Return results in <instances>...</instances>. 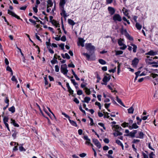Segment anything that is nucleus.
<instances>
[{"label":"nucleus","mask_w":158,"mask_h":158,"mask_svg":"<svg viewBox=\"0 0 158 158\" xmlns=\"http://www.w3.org/2000/svg\"><path fill=\"white\" fill-rule=\"evenodd\" d=\"M60 71L64 74L65 75L69 78H70V77L67 76L66 75L68 72L67 69V65L66 64L62 65L60 68Z\"/></svg>","instance_id":"obj_1"},{"label":"nucleus","mask_w":158,"mask_h":158,"mask_svg":"<svg viewBox=\"0 0 158 158\" xmlns=\"http://www.w3.org/2000/svg\"><path fill=\"white\" fill-rule=\"evenodd\" d=\"M124 40L123 39H120L118 40V43L119 46H121L120 48V49L122 50H124L127 47V46L124 44L123 41Z\"/></svg>","instance_id":"obj_2"},{"label":"nucleus","mask_w":158,"mask_h":158,"mask_svg":"<svg viewBox=\"0 0 158 158\" xmlns=\"http://www.w3.org/2000/svg\"><path fill=\"white\" fill-rule=\"evenodd\" d=\"M113 19L114 21H118L120 22L122 20L121 16H120L118 14H115L113 17Z\"/></svg>","instance_id":"obj_3"},{"label":"nucleus","mask_w":158,"mask_h":158,"mask_svg":"<svg viewBox=\"0 0 158 158\" xmlns=\"http://www.w3.org/2000/svg\"><path fill=\"white\" fill-rule=\"evenodd\" d=\"M139 60L137 58H135L132 61L131 64L134 68H136L137 65L139 63Z\"/></svg>","instance_id":"obj_4"},{"label":"nucleus","mask_w":158,"mask_h":158,"mask_svg":"<svg viewBox=\"0 0 158 158\" xmlns=\"http://www.w3.org/2000/svg\"><path fill=\"white\" fill-rule=\"evenodd\" d=\"M84 139L86 140V141L85 143L86 144H87L88 145H90L92 147H93V144L91 143L90 142V139H89L88 136L86 135H85L84 136Z\"/></svg>","instance_id":"obj_5"},{"label":"nucleus","mask_w":158,"mask_h":158,"mask_svg":"<svg viewBox=\"0 0 158 158\" xmlns=\"http://www.w3.org/2000/svg\"><path fill=\"white\" fill-rule=\"evenodd\" d=\"M85 47L87 50H94L95 49V47L90 43L86 44Z\"/></svg>","instance_id":"obj_6"},{"label":"nucleus","mask_w":158,"mask_h":158,"mask_svg":"<svg viewBox=\"0 0 158 158\" xmlns=\"http://www.w3.org/2000/svg\"><path fill=\"white\" fill-rule=\"evenodd\" d=\"M8 14L11 15L13 17H15L17 19H21V20H22V19H21L18 16L15 14V13L11 11L10 10H8Z\"/></svg>","instance_id":"obj_7"},{"label":"nucleus","mask_w":158,"mask_h":158,"mask_svg":"<svg viewBox=\"0 0 158 158\" xmlns=\"http://www.w3.org/2000/svg\"><path fill=\"white\" fill-rule=\"evenodd\" d=\"M93 142L94 144L98 148H101V146L98 141L96 139H93Z\"/></svg>","instance_id":"obj_8"},{"label":"nucleus","mask_w":158,"mask_h":158,"mask_svg":"<svg viewBox=\"0 0 158 158\" xmlns=\"http://www.w3.org/2000/svg\"><path fill=\"white\" fill-rule=\"evenodd\" d=\"M108 76H105L103 79V81L104 82H107L111 78V76L109 74H106Z\"/></svg>","instance_id":"obj_9"},{"label":"nucleus","mask_w":158,"mask_h":158,"mask_svg":"<svg viewBox=\"0 0 158 158\" xmlns=\"http://www.w3.org/2000/svg\"><path fill=\"white\" fill-rule=\"evenodd\" d=\"M108 11H109L110 14L111 15H113L115 13V10L112 7H108Z\"/></svg>","instance_id":"obj_10"},{"label":"nucleus","mask_w":158,"mask_h":158,"mask_svg":"<svg viewBox=\"0 0 158 158\" xmlns=\"http://www.w3.org/2000/svg\"><path fill=\"white\" fill-rule=\"evenodd\" d=\"M61 12L60 13V14L61 15H63L64 18H66L67 15L66 13L65 10H64V8H60Z\"/></svg>","instance_id":"obj_11"},{"label":"nucleus","mask_w":158,"mask_h":158,"mask_svg":"<svg viewBox=\"0 0 158 158\" xmlns=\"http://www.w3.org/2000/svg\"><path fill=\"white\" fill-rule=\"evenodd\" d=\"M85 40L81 38H79V41L80 45L82 47L84 46V43Z\"/></svg>","instance_id":"obj_12"},{"label":"nucleus","mask_w":158,"mask_h":158,"mask_svg":"<svg viewBox=\"0 0 158 158\" xmlns=\"http://www.w3.org/2000/svg\"><path fill=\"white\" fill-rule=\"evenodd\" d=\"M65 4V0H60V8H64V6Z\"/></svg>","instance_id":"obj_13"},{"label":"nucleus","mask_w":158,"mask_h":158,"mask_svg":"<svg viewBox=\"0 0 158 158\" xmlns=\"http://www.w3.org/2000/svg\"><path fill=\"white\" fill-rule=\"evenodd\" d=\"M139 134V136H136V138H139L141 139H143V138L144 134L142 131H139L138 133Z\"/></svg>","instance_id":"obj_14"},{"label":"nucleus","mask_w":158,"mask_h":158,"mask_svg":"<svg viewBox=\"0 0 158 158\" xmlns=\"http://www.w3.org/2000/svg\"><path fill=\"white\" fill-rule=\"evenodd\" d=\"M147 59H145V61L147 63H148L149 64V63H151V62H149L150 61H152L153 59L152 57H150L149 56H147Z\"/></svg>","instance_id":"obj_15"},{"label":"nucleus","mask_w":158,"mask_h":158,"mask_svg":"<svg viewBox=\"0 0 158 158\" xmlns=\"http://www.w3.org/2000/svg\"><path fill=\"white\" fill-rule=\"evenodd\" d=\"M56 54H55L54 55L53 58L52 60L51 61L52 64H55L56 63H57L58 61L57 60H56L57 59V57H56Z\"/></svg>","instance_id":"obj_16"},{"label":"nucleus","mask_w":158,"mask_h":158,"mask_svg":"<svg viewBox=\"0 0 158 158\" xmlns=\"http://www.w3.org/2000/svg\"><path fill=\"white\" fill-rule=\"evenodd\" d=\"M91 98L89 97H86L85 98L84 100V101L82 100V102H86L88 103L89 102Z\"/></svg>","instance_id":"obj_17"},{"label":"nucleus","mask_w":158,"mask_h":158,"mask_svg":"<svg viewBox=\"0 0 158 158\" xmlns=\"http://www.w3.org/2000/svg\"><path fill=\"white\" fill-rule=\"evenodd\" d=\"M149 64L152 65V66L157 68L158 67V63L156 62H153L151 63H149Z\"/></svg>","instance_id":"obj_18"},{"label":"nucleus","mask_w":158,"mask_h":158,"mask_svg":"<svg viewBox=\"0 0 158 158\" xmlns=\"http://www.w3.org/2000/svg\"><path fill=\"white\" fill-rule=\"evenodd\" d=\"M116 100L120 104H121L123 106L125 107V106L124 105V104L122 102L121 100L120 99L118 98V96L116 97Z\"/></svg>","instance_id":"obj_19"},{"label":"nucleus","mask_w":158,"mask_h":158,"mask_svg":"<svg viewBox=\"0 0 158 158\" xmlns=\"http://www.w3.org/2000/svg\"><path fill=\"white\" fill-rule=\"evenodd\" d=\"M157 54V52H154L152 51H150L149 52H148L147 54L149 55L152 56H154Z\"/></svg>","instance_id":"obj_20"},{"label":"nucleus","mask_w":158,"mask_h":158,"mask_svg":"<svg viewBox=\"0 0 158 158\" xmlns=\"http://www.w3.org/2000/svg\"><path fill=\"white\" fill-rule=\"evenodd\" d=\"M69 120L70 123L73 126L77 127V125L76 123L73 120H72L70 119H69Z\"/></svg>","instance_id":"obj_21"},{"label":"nucleus","mask_w":158,"mask_h":158,"mask_svg":"<svg viewBox=\"0 0 158 158\" xmlns=\"http://www.w3.org/2000/svg\"><path fill=\"white\" fill-rule=\"evenodd\" d=\"M11 123L13 124L16 127H19V125L17 123H15V122L14 120H13L12 119H11Z\"/></svg>","instance_id":"obj_22"},{"label":"nucleus","mask_w":158,"mask_h":158,"mask_svg":"<svg viewBox=\"0 0 158 158\" xmlns=\"http://www.w3.org/2000/svg\"><path fill=\"white\" fill-rule=\"evenodd\" d=\"M48 4L47 5V7H51L53 5V2L51 0H48L47 1Z\"/></svg>","instance_id":"obj_23"},{"label":"nucleus","mask_w":158,"mask_h":158,"mask_svg":"<svg viewBox=\"0 0 158 158\" xmlns=\"http://www.w3.org/2000/svg\"><path fill=\"white\" fill-rule=\"evenodd\" d=\"M134 111V109L132 106L131 107L128 109V113L129 114H133Z\"/></svg>","instance_id":"obj_24"},{"label":"nucleus","mask_w":158,"mask_h":158,"mask_svg":"<svg viewBox=\"0 0 158 158\" xmlns=\"http://www.w3.org/2000/svg\"><path fill=\"white\" fill-rule=\"evenodd\" d=\"M113 135L114 136H117L118 135H122V133L117 131H116L115 132L113 133Z\"/></svg>","instance_id":"obj_25"},{"label":"nucleus","mask_w":158,"mask_h":158,"mask_svg":"<svg viewBox=\"0 0 158 158\" xmlns=\"http://www.w3.org/2000/svg\"><path fill=\"white\" fill-rule=\"evenodd\" d=\"M68 23L72 26L74 25L75 24V23L72 20L69 19L68 20Z\"/></svg>","instance_id":"obj_26"},{"label":"nucleus","mask_w":158,"mask_h":158,"mask_svg":"<svg viewBox=\"0 0 158 158\" xmlns=\"http://www.w3.org/2000/svg\"><path fill=\"white\" fill-rule=\"evenodd\" d=\"M116 142L118 145L121 146V147H122V149H123V148H124L123 145V144L119 140H117L116 141Z\"/></svg>","instance_id":"obj_27"},{"label":"nucleus","mask_w":158,"mask_h":158,"mask_svg":"<svg viewBox=\"0 0 158 158\" xmlns=\"http://www.w3.org/2000/svg\"><path fill=\"white\" fill-rule=\"evenodd\" d=\"M136 27L138 30H140L142 28V26L138 23H136L135 24Z\"/></svg>","instance_id":"obj_28"},{"label":"nucleus","mask_w":158,"mask_h":158,"mask_svg":"<svg viewBox=\"0 0 158 158\" xmlns=\"http://www.w3.org/2000/svg\"><path fill=\"white\" fill-rule=\"evenodd\" d=\"M9 110L12 113H13L15 111V107L14 106H12L9 109Z\"/></svg>","instance_id":"obj_29"},{"label":"nucleus","mask_w":158,"mask_h":158,"mask_svg":"<svg viewBox=\"0 0 158 158\" xmlns=\"http://www.w3.org/2000/svg\"><path fill=\"white\" fill-rule=\"evenodd\" d=\"M98 61L99 63L102 64H105L106 63V62L104 60L102 59H99Z\"/></svg>","instance_id":"obj_30"},{"label":"nucleus","mask_w":158,"mask_h":158,"mask_svg":"<svg viewBox=\"0 0 158 158\" xmlns=\"http://www.w3.org/2000/svg\"><path fill=\"white\" fill-rule=\"evenodd\" d=\"M85 92L87 95H89L90 94V89H88L87 87H85Z\"/></svg>","instance_id":"obj_31"},{"label":"nucleus","mask_w":158,"mask_h":158,"mask_svg":"<svg viewBox=\"0 0 158 158\" xmlns=\"http://www.w3.org/2000/svg\"><path fill=\"white\" fill-rule=\"evenodd\" d=\"M33 17L36 20V22H39L41 24H43V23L40 20H39L38 18L35 16H33Z\"/></svg>","instance_id":"obj_32"},{"label":"nucleus","mask_w":158,"mask_h":158,"mask_svg":"<svg viewBox=\"0 0 158 158\" xmlns=\"http://www.w3.org/2000/svg\"><path fill=\"white\" fill-rule=\"evenodd\" d=\"M127 37L130 40H133V39L132 37L131 36L128 34L127 33L126 35Z\"/></svg>","instance_id":"obj_33"},{"label":"nucleus","mask_w":158,"mask_h":158,"mask_svg":"<svg viewBox=\"0 0 158 158\" xmlns=\"http://www.w3.org/2000/svg\"><path fill=\"white\" fill-rule=\"evenodd\" d=\"M135 135L134 134L133 131L131 132L127 136H130L131 137H135Z\"/></svg>","instance_id":"obj_34"},{"label":"nucleus","mask_w":158,"mask_h":158,"mask_svg":"<svg viewBox=\"0 0 158 158\" xmlns=\"http://www.w3.org/2000/svg\"><path fill=\"white\" fill-rule=\"evenodd\" d=\"M140 141L139 139H134L132 141V143H138Z\"/></svg>","instance_id":"obj_35"},{"label":"nucleus","mask_w":158,"mask_h":158,"mask_svg":"<svg viewBox=\"0 0 158 158\" xmlns=\"http://www.w3.org/2000/svg\"><path fill=\"white\" fill-rule=\"evenodd\" d=\"M132 46H133V51L135 53L136 52L137 47L135 45H133Z\"/></svg>","instance_id":"obj_36"},{"label":"nucleus","mask_w":158,"mask_h":158,"mask_svg":"<svg viewBox=\"0 0 158 158\" xmlns=\"http://www.w3.org/2000/svg\"><path fill=\"white\" fill-rule=\"evenodd\" d=\"M123 53V52L122 51H118L116 52L115 55H119L120 54H122Z\"/></svg>","instance_id":"obj_37"},{"label":"nucleus","mask_w":158,"mask_h":158,"mask_svg":"<svg viewBox=\"0 0 158 158\" xmlns=\"http://www.w3.org/2000/svg\"><path fill=\"white\" fill-rule=\"evenodd\" d=\"M37 7L38 6L35 5V7H33V8L34 11L35 13H37L38 11Z\"/></svg>","instance_id":"obj_38"},{"label":"nucleus","mask_w":158,"mask_h":158,"mask_svg":"<svg viewBox=\"0 0 158 158\" xmlns=\"http://www.w3.org/2000/svg\"><path fill=\"white\" fill-rule=\"evenodd\" d=\"M132 126L133 129H137L139 127V126L137 125L136 123H133Z\"/></svg>","instance_id":"obj_39"},{"label":"nucleus","mask_w":158,"mask_h":158,"mask_svg":"<svg viewBox=\"0 0 158 158\" xmlns=\"http://www.w3.org/2000/svg\"><path fill=\"white\" fill-rule=\"evenodd\" d=\"M11 80L13 81H15L17 83L18 82V81L17 79H16L15 77L14 76H13L11 79Z\"/></svg>","instance_id":"obj_40"},{"label":"nucleus","mask_w":158,"mask_h":158,"mask_svg":"<svg viewBox=\"0 0 158 158\" xmlns=\"http://www.w3.org/2000/svg\"><path fill=\"white\" fill-rule=\"evenodd\" d=\"M60 40L64 42H65L66 41V39L65 35H63L60 39Z\"/></svg>","instance_id":"obj_41"},{"label":"nucleus","mask_w":158,"mask_h":158,"mask_svg":"<svg viewBox=\"0 0 158 158\" xmlns=\"http://www.w3.org/2000/svg\"><path fill=\"white\" fill-rule=\"evenodd\" d=\"M128 123H127L126 122H124L122 124V126L123 127H128Z\"/></svg>","instance_id":"obj_42"},{"label":"nucleus","mask_w":158,"mask_h":158,"mask_svg":"<svg viewBox=\"0 0 158 158\" xmlns=\"http://www.w3.org/2000/svg\"><path fill=\"white\" fill-rule=\"evenodd\" d=\"M48 49L49 52L51 54H53L54 53V51L50 48V47H48Z\"/></svg>","instance_id":"obj_43"},{"label":"nucleus","mask_w":158,"mask_h":158,"mask_svg":"<svg viewBox=\"0 0 158 158\" xmlns=\"http://www.w3.org/2000/svg\"><path fill=\"white\" fill-rule=\"evenodd\" d=\"M114 127L115 128L116 130H119V129H122V128L120 127L118 125L114 126Z\"/></svg>","instance_id":"obj_44"},{"label":"nucleus","mask_w":158,"mask_h":158,"mask_svg":"<svg viewBox=\"0 0 158 158\" xmlns=\"http://www.w3.org/2000/svg\"><path fill=\"white\" fill-rule=\"evenodd\" d=\"M123 13L124 15L127 16V15H128V10L125 9L124 10L123 9Z\"/></svg>","instance_id":"obj_45"},{"label":"nucleus","mask_w":158,"mask_h":158,"mask_svg":"<svg viewBox=\"0 0 158 158\" xmlns=\"http://www.w3.org/2000/svg\"><path fill=\"white\" fill-rule=\"evenodd\" d=\"M36 106H37L38 107L39 110H40V112L42 114V115L43 116H44V114H43V112H42L40 106H39V105L37 104V103H36Z\"/></svg>","instance_id":"obj_46"},{"label":"nucleus","mask_w":158,"mask_h":158,"mask_svg":"<svg viewBox=\"0 0 158 158\" xmlns=\"http://www.w3.org/2000/svg\"><path fill=\"white\" fill-rule=\"evenodd\" d=\"M55 70L56 72H58L59 71V67L57 65L55 66Z\"/></svg>","instance_id":"obj_47"},{"label":"nucleus","mask_w":158,"mask_h":158,"mask_svg":"<svg viewBox=\"0 0 158 158\" xmlns=\"http://www.w3.org/2000/svg\"><path fill=\"white\" fill-rule=\"evenodd\" d=\"M59 46L63 50L64 49V44H58Z\"/></svg>","instance_id":"obj_48"},{"label":"nucleus","mask_w":158,"mask_h":158,"mask_svg":"<svg viewBox=\"0 0 158 158\" xmlns=\"http://www.w3.org/2000/svg\"><path fill=\"white\" fill-rule=\"evenodd\" d=\"M83 55L86 56L88 59H89L90 57V56L87 53H83Z\"/></svg>","instance_id":"obj_49"},{"label":"nucleus","mask_w":158,"mask_h":158,"mask_svg":"<svg viewBox=\"0 0 158 158\" xmlns=\"http://www.w3.org/2000/svg\"><path fill=\"white\" fill-rule=\"evenodd\" d=\"M68 91L71 94H73V91L72 90L71 88L70 87L68 88Z\"/></svg>","instance_id":"obj_50"},{"label":"nucleus","mask_w":158,"mask_h":158,"mask_svg":"<svg viewBox=\"0 0 158 158\" xmlns=\"http://www.w3.org/2000/svg\"><path fill=\"white\" fill-rule=\"evenodd\" d=\"M107 87H108V88H109L110 90H111L112 92H117V91L115 90H114V91H113V89L110 86V85H107Z\"/></svg>","instance_id":"obj_51"},{"label":"nucleus","mask_w":158,"mask_h":158,"mask_svg":"<svg viewBox=\"0 0 158 158\" xmlns=\"http://www.w3.org/2000/svg\"><path fill=\"white\" fill-rule=\"evenodd\" d=\"M44 78L45 81V85H46L48 84V82L47 81V78L46 77H45Z\"/></svg>","instance_id":"obj_52"},{"label":"nucleus","mask_w":158,"mask_h":158,"mask_svg":"<svg viewBox=\"0 0 158 158\" xmlns=\"http://www.w3.org/2000/svg\"><path fill=\"white\" fill-rule=\"evenodd\" d=\"M98 124L101 127H102L105 130L106 129V128L104 126V125L103 123H98Z\"/></svg>","instance_id":"obj_53"},{"label":"nucleus","mask_w":158,"mask_h":158,"mask_svg":"<svg viewBox=\"0 0 158 158\" xmlns=\"http://www.w3.org/2000/svg\"><path fill=\"white\" fill-rule=\"evenodd\" d=\"M79 109L81 112H82L85 115L86 114L85 111L83 110L81 106L79 107Z\"/></svg>","instance_id":"obj_54"},{"label":"nucleus","mask_w":158,"mask_h":158,"mask_svg":"<svg viewBox=\"0 0 158 158\" xmlns=\"http://www.w3.org/2000/svg\"><path fill=\"white\" fill-rule=\"evenodd\" d=\"M62 115H64L65 117L68 118L69 119H70V117H69V116L68 115L66 114L65 113L62 112Z\"/></svg>","instance_id":"obj_55"},{"label":"nucleus","mask_w":158,"mask_h":158,"mask_svg":"<svg viewBox=\"0 0 158 158\" xmlns=\"http://www.w3.org/2000/svg\"><path fill=\"white\" fill-rule=\"evenodd\" d=\"M8 121V118L6 117H4L3 118V121L4 122V123H7Z\"/></svg>","instance_id":"obj_56"},{"label":"nucleus","mask_w":158,"mask_h":158,"mask_svg":"<svg viewBox=\"0 0 158 158\" xmlns=\"http://www.w3.org/2000/svg\"><path fill=\"white\" fill-rule=\"evenodd\" d=\"M82 94V92L81 90H78L77 91V94L78 95H81Z\"/></svg>","instance_id":"obj_57"},{"label":"nucleus","mask_w":158,"mask_h":158,"mask_svg":"<svg viewBox=\"0 0 158 158\" xmlns=\"http://www.w3.org/2000/svg\"><path fill=\"white\" fill-rule=\"evenodd\" d=\"M6 70L7 71H9L10 72L12 71L11 69L10 68V67H9L8 66L6 68Z\"/></svg>","instance_id":"obj_58"},{"label":"nucleus","mask_w":158,"mask_h":158,"mask_svg":"<svg viewBox=\"0 0 158 158\" xmlns=\"http://www.w3.org/2000/svg\"><path fill=\"white\" fill-rule=\"evenodd\" d=\"M65 58H66L68 59H70V57L68 53H65Z\"/></svg>","instance_id":"obj_59"},{"label":"nucleus","mask_w":158,"mask_h":158,"mask_svg":"<svg viewBox=\"0 0 158 158\" xmlns=\"http://www.w3.org/2000/svg\"><path fill=\"white\" fill-rule=\"evenodd\" d=\"M29 20L31 23L34 24V25H35L36 24V23L35 21L34 20L31 19H29Z\"/></svg>","instance_id":"obj_60"},{"label":"nucleus","mask_w":158,"mask_h":158,"mask_svg":"<svg viewBox=\"0 0 158 158\" xmlns=\"http://www.w3.org/2000/svg\"><path fill=\"white\" fill-rule=\"evenodd\" d=\"M86 154L85 153H82L79 155V156L81 157H85L86 156Z\"/></svg>","instance_id":"obj_61"},{"label":"nucleus","mask_w":158,"mask_h":158,"mask_svg":"<svg viewBox=\"0 0 158 158\" xmlns=\"http://www.w3.org/2000/svg\"><path fill=\"white\" fill-rule=\"evenodd\" d=\"M104 142L105 143H108L109 142V140L108 139L105 138V139H104Z\"/></svg>","instance_id":"obj_62"},{"label":"nucleus","mask_w":158,"mask_h":158,"mask_svg":"<svg viewBox=\"0 0 158 158\" xmlns=\"http://www.w3.org/2000/svg\"><path fill=\"white\" fill-rule=\"evenodd\" d=\"M154 155V154L153 152H152L149 155V158H153L152 156Z\"/></svg>","instance_id":"obj_63"},{"label":"nucleus","mask_w":158,"mask_h":158,"mask_svg":"<svg viewBox=\"0 0 158 158\" xmlns=\"http://www.w3.org/2000/svg\"><path fill=\"white\" fill-rule=\"evenodd\" d=\"M143 155L144 158H148V156L144 153H143Z\"/></svg>","instance_id":"obj_64"}]
</instances>
